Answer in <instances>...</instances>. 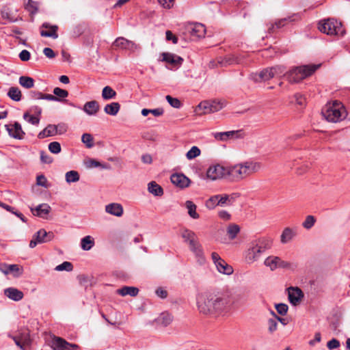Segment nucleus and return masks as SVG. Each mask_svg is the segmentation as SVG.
<instances>
[{
	"instance_id": "23",
	"label": "nucleus",
	"mask_w": 350,
	"mask_h": 350,
	"mask_svg": "<svg viewBox=\"0 0 350 350\" xmlns=\"http://www.w3.org/2000/svg\"><path fill=\"white\" fill-rule=\"evenodd\" d=\"M163 58L162 61L166 62L173 66H180L183 62V59L178 55L169 53H163L161 54Z\"/></svg>"
},
{
	"instance_id": "34",
	"label": "nucleus",
	"mask_w": 350,
	"mask_h": 350,
	"mask_svg": "<svg viewBox=\"0 0 350 350\" xmlns=\"http://www.w3.org/2000/svg\"><path fill=\"white\" fill-rule=\"evenodd\" d=\"M94 245V239L90 236H85L81 240V247L83 250L88 251L90 250Z\"/></svg>"
},
{
	"instance_id": "60",
	"label": "nucleus",
	"mask_w": 350,
	"mask_h": 350,
	"mask_svg": "<svg viewBox=\"0 0 350 350\" xmlns=\"http://www.w3.org/2000/svg\"><path fill=\"white\" fill-rule=\"evenodd\" d=\"M18 56L21 61L27 62L30 59L31 54H30L29 51L24 49L19 53Z\"/></svg>"
},
{
	"instance_id": "46",
	"label": "nucleus",
	"mask_w": 350,
	"mask_h": 350,
	"mask_svg": "<svg viewBox=\"0 0 350 350\" xmlns=\"http://www.w3.org/2000/svg\"><path fill=\"white\" fill-rule=\"evenodd\" d=\"M200 150L197 146H192L191 148L187 152L186 157L189 160H191L200 154Z\"/></svg>"
},
{
	"instance_id": "4",
	"label": "nucleus",
	"mask_w": 350,
	"mask_h": 350,
	"mask_svg": "<svg viewBox=\"0 0 350 350\" xmlns=\"http://www.w3.org/2000/svg\"><path fill=\"white\" fill-rule=\"evenodd\" d=\"M320 65H304L292 68L286 72L284 77L291 83H299L305 78L312 75Z\"/></svg>"
},
{
	"instance_id": "45",
	"label": "nucleus",
	"mask_w": 350,
	"mask_h": 350,
	"mask_svg": "<svg viewBox=\"0 0 350 350\" xmlns=\"http://www.w3.org/2000/svg\"><path fill=\"white\" fill-rule=\"evenodd\" d=\"M219 198V195H215L213 196H211L208 200L206 202V206L208 209H213L216 207V206H219V204H217L218 199Z\"/></svg>"
},
{
	"instance_id": "48",
	"label": "nucleus",
	"mask_w": 350,
	"mask_h": 350,
	"mask_svg": "<svg viewBox=\"0 0 350 350\" xmlns=\"http://www.w3.org/2000/svg\"><path fill=\"white\" fill-rule=\"evenodd\" d=\"M73 269V265L71 262L65 261L62 264L55 267V270L57 271H71Z\"/></svg>"
},
{
	"instance_id": "25",
	"label": "nucleus",
	"mask_w": 350,
	"mask_h": 350,
	"mask_svg": "<svg viewBox=\"0 0 350 350\" xmlns=\"http://www.w3.org/2000/svg\"><path fill=\"white\" fill-rule=\"evenodd\" d=\"M59 125L49 124L44 130L40 131L38 137L39 139H44L47 137L54 136L57 133Z\"/></svg>"
},
{
	"instance_id": "24",
	"label": "nucleus",
	"mask_w": 350,
	"mask_h": 350,
	"mask_svg": "<svg viewBox=\"0 0 350 350\" xmlns=\"http://www.w3.org/2000/svg\"><path fill=\"white\" fill-rule=\"evenodd\" d=\"M191 251L194 254L200 263H203L205 260L204 252L201 244L197 241L193 245H189Z\"/></svg>"
},
{
	"instance_id": "62",
	"label": "nucleus",
	"mask_w": 350,
	"mask_h": 350,
	"mask_svg": "<svg viewBox=\"0 0 350 350\" xmlns=\"http://www.w3.org/2000/svg\"><path fill=\"white\" fill-rule=\"evenodd\" d=\"M230 200V196L225 194L224 196L219 195V198L218 199L217 204H219V206H223L227 202Z\"/></svg>"
},
{
	"instance_id": "6",
	"label": "nucleus",
	"mask_w": 350,
	"mask_h": 350,
	"mask_svg": "<svg viewBox=\"0 0 350 350\" xmlns=\"http://www.w3.org/2000/svg\"><path fill=\"white\" fill-rule=\"evenodd\" d=\"M318 29L328 36H343L345 34L342 23L334 18L321 20L318 23Z\"/></svg>"
},
{
	"instance_id": "40",
	"label": "nucleus",
	"mask_w": 350,
	"mask_h": 350,
	"mask_svg": "<svg viewBox=\"0 0 350 350\" xmlns=\"http://www.w3.org/2000/svg\"><path fill=\"white\" fill-rule=\"evenodd\" d=\"M36 215L39 217H43V215H47L50 211L51 207L47 204H42L38 205L35 209Z\"/></svg>"
},
{
	"instance_id": "35",
	"label": "nucleus",
	"mask_w": 350,
	"mask_h": 350,
	"mask_svg": "<svg viewBox=\"0 0 350 350\" xmlns=\"http://www.w3.org/2000/svg\"><path fill=\"white\" fill-rule=\"evenodd\" d=\"M18 83L22 87L30 89L34 85V79L30 77L21 76L19 77Z\"/></svg>"
},
{
	"instance_id": "11",
	"label": "nucleus",
	"mask_w": 350,
	"mask_h": 350,
	"mask_svg": "<svg viewBox=\"0 0 350 350\" xmlns=\"http://www.w3.org/2000/svg\"><path fill=\"white\" fill-rule=\"evenodd\" d=\"M241 131H230L225 132H215L213 133L212 135L217 141L224 142L228 139H238L242 138Z\"/></svg>"
},
{
	"instance_id": "13",
	"label": "nucleus",
	"mask_w": 350,
	"mask_h": 350,
	"mask_svg": "<svg viewBox=\"0 0 350 350\" xmlns=\"http://www.w3.org/2000/svg\"><path fill=\"white\" fill-rule=\"evenodd\" d=\"M5 128L10 137L17 139L24 138L25 133L23 131L21 125L18 122H16L12 124H6Z\"/></svg>"
},
{
	"instance_id": "27",
	"label": "nucleus",
	"mask_w": 350,
	"mask_h": 350,
	"mask_svg": "<svg viewBox=\"0 0 350 350\" xmlns=\"http://www.w3.org/2000/svg\"><path fill=\"white\" fill-rule=\"evenodd\" d=\"M181 236L185 241L188 243L189 245H193L198 241L196 233L189 229H184L182 231Z\"/></svg>"
},
{
	"instance_id": "56",
	"label": "nucleus",
	"mask_w": 350,
	"mask_h": 350,
	"mask_svg": "<svg viewBox=\"0 0 350 350\" xmlns=\"http://www.w3.org/2000/svg\"><path fill=\"white\" fill-rule=\"evenodd\" d=\"M278 313L280 315H285L288 312V307L286 304H277L275 305Z\"/></svg>"
},
{
	"instance_id": "19",
	"label": "nucleus",
	"mask_w": 350,
	"mask_h": 350,
	"mask_svg": "<svg viewBox=\"0 0 350 350\" xmlns=\"http://www.w3.org/2000/svg\"><path fill=\"white\" fill-rule=\"evenodd\" d=\"M3 293L5 296L14 301H18L24 297V294L21 291L14 287L5 288Z\"/></svg>"
},
{
	"instance_id": "59",
	"label": "nucleus",
	"mask_w": 350,
	"mask_h": 350,
	"mask_svg": "<svg viewBox=\"0 0 350 350\" xmlns=\"http://www.w3.org/2000/svg\"><path fill=\"white\" fill-rule=\"evenodd\" d=\"M329 349H334L340 347V342L336 338H332L327 343Z\"/></svg>"
},
{
	"instance_id": "1",
	"label": "nucleus",
	"mask_w": 350,
	"mask_h": 350,
	"mask_svg": "<svg viewBox=\"0 0 350 350\" xmlns=\"http://www.w3.org/2000/svg\"><path fill=\"white\" fill-rule=\"evenodd\" d=\"M197 306L201 313L219 316L228 312L230 300L225 293L205 292L198 295Z\"/></svg>"
},
{
	"instance_id": "51",
	"label": "nucleus",
	"mask_w": 350,
	"mask_h": 350,
	"mask_svg": "<svg viewBox=\"0 0 350 350\" xmlns=\"http://www.w3.org/2000/svg\"><path fill=\"white\" fill-rule=\"evenodd\" d=\"M53 94L55 96L59 98L60 101L62 99H64L68 96V92L67 90L61 89L59 88H55L53 89Z\"/></svg>"
},
{
	"instance_id": "47",
	"label": "nucleus",
	"mask_w": 350,
	"mask_h": 350,
	"mask_svg": "<svg viewBox=\"0 0 350 350\" xmlns=\"http://www.w3.org/2000/svg\"><path fill=\"white\" fill-rule=\"evenodd\" d=\"M23 118L29 123L38 125L40 122V118L38 116L30 115L29 112H25L23 114Z\"/></svg>"
},
{
	"instance_id": "7",
	"label": "nucleus",
	"mask_w": 350,
	"mask_h": 350,
	"mask_svg": "<svg viewBox=\"0 0 350 350\" xmlns=\"http://www.w3.org/2000/svg\"><path fill=\"white\" fill-rule=\"evenodd\" d=\"M206 176L211 180L225 179L227 180V166L219 164L209 166L206 171Z\"/></svg>"
},
{
	"instance_id": "26",
	"label": "nucleus",
	"mask_w": 350,
	"mask_h": 350,
	"mask_svg": "<svg viewBox=\"0 0 350 350\" xmlns=\"http://www.w3.org/2000/svg\"><path fill=\"white\" fill-rule=\"evenodd\" d=\"M116 293L122 297H125L126 295H130L131 297H135L139 293V289L137 287H134V286H124L121 288L117 289Z\"/></svg>"
},
{
	"instance_id": "2",
	"label": "nucleus",
	"mask_w": 350,
	"mask_h": 350,
	"mask_svg": "<svg viewBox=\"0 0 350 350\" xmlns=\"http://www.w3.org/2000/svg\"><path fill=\"white\" fill-rule=\"evenodd\" d=\"M261 168V164L258 162L247 161L234 165L227 166V181L230 183H239L254 173L258 172Z\"/></svg>"
},
{
	"instance_id": "38",
	"label": "nucleus",
	"mask_w": 350,
	"mask_h": 350,
	"mask_svg": "<svg viewBox=\"0 0 350 350\" xmlns=\"http://www.w3.org/2000/svg\"><path fill=\"white\" fill-rule=\"evenodd\" d=\"M8 96L14 101H19L21 99V92L16 87H12L9 89Z\"/></svg>"
},
{
	"instance_id": "10",
	"label": "nucleus",
	"mask_w": 350,
	"mask_h": 350,
	"mask_svg": "<svg viewBox=\"0 0 350 350\" xmlns=\"http://www.w3.org/2000/svg\"><path fill=\"white\" fill-rule=\"evenodd\" d=\"M0 271L3 273L5 275L12 274L14 277L18 278L23 274V269L18 265L1 263Z\"/></svg>"
},
{
	"instance_id": "22",
	"label": "nucleus",
	"mask_w": 350,
	"mask_h": 350,
	"mask_svg": "<svg viewBox=\"0 0 350 350\" xmlns=\"http://www.w3.org/2000/svg\"><path fill=\"white\" fill-rule=\"evenodd\" d=\"M105 211L112 215L121 217L123 215V207L118 203H111L105 206Z\"/></svg>"
},
{
	"instance_id": "18",
	"label": "nucleus",
	"mask_w": 350,
	"mask_h": 350,
	"mask_svg": "<svg viewBox=\"0 0 350 350\" xmlns=\"http://www.w3.org/2000/svg\"><path fill=\"white\" fill-rule=\"evenodd\" d=\"M188 30L191 36L199 38L204 37L206 34L205 26L202 23H196L191 24L188 27Z\"/></svg>"
},
{
	"instance_id": "63",
	"label": "nucleus",
	"mask_w": 350,
	"mask_h": 350,
	"mask_svg": "<svg viewBox=\"0 0 350 350\" xmlns=\"http://www.w3.org/2000/svg\"><path fill=\"white\" fill-rule=\"evenodd\" d=\"M43 53L44 54V55L46 57H47L48 58H50V59L55 57V52L51 48H49V47L44 49Z\"/></svg>"
},
{
	"instance_id": "54",
	"label": "nucleus",
	"mask_w": 350,
	"mask_h": 350,
	"mask_svg": "<svg viewBox=\"0 0 350 350\" xmlns=\"http://www.w3.org/2000/svg\"><path fill=\"white\" fill-rule=\"evenodd\" d=\"M165 98H166L167 101L168 102V103L172 107L176 108V109H179L181 107V103L178 98H173L170 95L166 96Z\"/></svg>"
},
{
	"instance_id": "61",
	"label": "nucleus",
	"mask_w": 350,
	"mask_h": 350,
	"mask_svg": "<svg viewBox=\"0 0 350 350\" xmlns=\"http://www.w3.org/2000/svg\"><path fill=\"white\" fill-rule=\"evenodd\" d=\"M46 183H47V180L44 175H39L37 176L36 183L38 185H40V186H42L44 187H47Z\"/></svg>"
},
{
	"instance_id": "33",
	"label": "nucleus",
	"mask_w": 350,
	"mask_h": 350,
	"mask_svg": "<svg viewBox=\"0 0 350 350\" xmlns=\"http://www.w3.org/2000/svg\"><path fill=\"white\" fill-rule=\"evenodd\" d=\"M120 109V105L117 102L107 104L104 107V111L110 116H116Z\"/></svg>"
},
{
	"instance_id": "31",
	"label": "nucleus",
	"mask_w": 350,
	"mask_h": 350,
	"mask_svg": "<svg viewBox=\"0 0 350 350\" xmlns=\"http://www.w3.org/2000/svg\"><path fill=\"white\" fill-rule=\"evenodd\" d=\"M296 233L290 228H285L281 234L280 241L282 243L285 244L291 241L295 236Z\"/></svg>"
},
{
	"instance_id": "32",
	"label": "nucleus",
	"mask_w": 350,
	"mask_h": 350,
	"mask_svg": "<svg viewBox=\"0 0 350 350\" xmlns=\"http://www.w3.org/2000/svg\"><path fill=\"white\" fill-rule=\"evenodd\" d=\"M148 190L155 196H161L163 194V188L154 181L148 183Z\"/></svg>"
},
{
	"instance_id": "50",
	"label": "nucleus",
	"mask_w": 350,
	"mask_h": 350,
	"mask_svg": "<svg viewBox=\"0 0 350 350\" xmlns=\"http://www.w3.org/2000/svg\"><path fill=\"white\" fill-rule=\"evenodd\" d=\"M315 222H316V219L314 216L308 215L306 217L305 221L303 222L302 226L304 228L309 230L314 225Z\"/></svg>"
},
{
	"instance_id": "37",
	"label": "nucleus",
	"mask_w": 350,
	"mask_h": 350,
	"mask_svg": "<svg viewBox=\"0 0 350 350\" xmlns=\"http://www.w3.org/2000/svg\"><path fill=\"white\" fill-rule=\"evenodd\" d=\"M185 206L188 210V214L189 215V216L191 217H192L193 219H198L199 218L200 215L196 212V208H197L196 205L192 201H190V200L186 201Z\"/></svg>"
},
{
	"instance_id": "41",
	"label": "nucleus",
	"mask_w": 350,
	"mask_h": 350,
	"mask_svg": "<svg viewBox=\"0 0 350 350\" xmlns=\"http://www.w3.org/2000/svg\"><path fill=\"white\" fill-rule=\"evenodd\" d=\"M288 21H292L293 20L291 19V17L280 19L278 21H276L274 24H271L268 29L270 32H273L274 31L275 27L277 29H280L284 27Z\"/></svg>"
},
{
	"instance_id": "49",
	"label": "nucleus",
	"mask_w": 350,
	"mask_h": 350,
	"mask_svg": "<svg viewBox=\"0 0 350 350\" xmlns=\"http://www.w3.org/2000/svg\"><path fill=\"white\" fill-rule=\"evenodd\" d=\"M93 140V137L90 133H84L81 137L82 142L85 144L86 147L88 148L94 146Z\"/></svg>"
},
{
	"instance_id": "21",
	"label": "nucleus",
	"mask_w": 350,
	"mask_h": 350,
	"mask_svg": "<svg viewBox=\"0 0 350 350\" xmlns=\"http://www.w3.org/2000/svg\"><path fill=\"white\" fill-rule=\"evenodd\" d=\"M273 77L274 75L271 71V68H265L260 71L258 74H254L252 77L255 82L268 81Z\"/></svg>"
},
{
	"instance_id": "64",
	"label": "nucleus",
	"mask_w": 350,
	"mask_h": 350,
	"mask_svg": "<svg viewBox=\"0 0 350 350\" xmlns=\"http://www.w3.org/2000/svg\"><path fill=\"white\" fill-rule=\"evenodd\" d=\"M156 295L162 298V299H164V298H166L167 296V291H165V289H163V288H158L156 291Z\"/></svg>"
},
{
	"instance_id": "52",
	"label": "nucleus",
	"mask_w": 350,
	"mask_h": 350,
	"mask_svg": "<svg viewBox=\"0 0 350 350\" xmlns=\"http://www.w3.org/2000/svg\"><path fill=\"white\" fill-rule=\"evenodd\" d=\"M274 77H280L285 75V67L281 65H278L271 68Z\"/></svg>"
},
{
	"instance_id": "17",
	"label": "nucleus",
	"mask_w": 350,
	"mask_h": 350,
	"mask_svg": "<svg viewBox=\"0 0 350 350\" xmlns=\"http://www.w3.org/2000/svg\"><path fill=\"white\" fill-rule=\"evenodd\" d=\"M113 44L116 47L131 51H133L137 49V44L123 37L116 38Z\"/></svg>"
},
{
	"instance_id": "43",
	"label": "nucleus",
	"mask_w": 350,
	"mask_h": 350,
	"mask_svg": "<svg viewBox=\"0 0 350 350\" xmlns=\"http://www.w3.org/2000/svg\"><path fill=\"white\" fill-rule=\"evenodd\" d=\"M86 166L89 168L93 167H102L103 169H109L110 166L109 164H102L95 159H90L86 162Z\"/></svg>"
},
{
	"instance_id": "44",
	"label": "nucleus",
	"mask_w": 350,
	"mask_h": 350,
	"mask_svg": "<svg viewBox=\"0 0 350 350\" xmlns=\"http://www.w3.org/2000/svg\"><path fill=\"white\" fill-rule=\"evenodd\" d=\"M240 228L237 224H230L227 228V233L231 240L234 239L237 237Z\"/></svg>"
},
{
	"instance_id": "39",
	"label": "nucleus",
	"mask_w": 350,
	"mask_h": 350,
	"mask_svg": "<svg viewBox=\"0 0 350 350\" xmlns=\"http://www.w3.org/2000/svg\"><path fill=\"white\" fill-rule=\"evenodd\" d=\"M116 96V92L110 86H105L102 91V97L104 100H110L114 98Z\"/></svg>"
},
{
	"instance_id": "28",
	"label": "nucleus",
	"mask_w": 350,
	"mask_h": 350,
	"mask_svg": "<svg viewBox=\"0 0 350 350\" xmlns=\"http://www.w3.org/2000/svg\"><path fill=\"white\" fill-rule=\"evenodd\" d=\"M217 271L225 275H231L233 273V268L229 265L224 260H221L215 265Z\"/></svg>"
},
{
	"instance_id": "57",
	"label": "nucleus",
	"mask_w": 350,
	"mask_h": 350,
	"mask_svg": "<svg viewBox=\"0 0 350 350\" xmlns=\"http://www.w3.org/2000/svg\"><path fill=\"white\" fill-rule=\"evenodd\" d=\"M296 267V265L292 262L283 260L280 258L278 268L293 269Z\"/></svg>"
},
{
	"instance_id": "42",
	"label": "nucleus",
	"mask_w": 350,
	"mask_h": 350,
	"mask_svg": "<svg viewBox=\"0 0 350 350\" xmlns=\"http://www.w3.org/2000/svg\"><path fill=\"white\" fill-rule=\"evenodd\" d=\"M66 180L68 183H75L79 180V174L77 171L71 170L66 173Z\"/></svg>"
},
{
	"instance_id": "53",
	"label": "nucleus",
	"mask_w": 350,
	"mask_h": 350,
	"mask_svg": "<svg viewBox=\"0 0 350 350\" xmlns=\"http://www.w3.org/2000/svg\"><path fill=\"white\" fill-rule=\"evenodd\" d=\"M49 150L53 154H58L61 152V145L57 142H53L49 144Z\"/></svg>"
},
{
	"instance_id": "16",
	"label": "nucleus",
	"mask_w": 350,
	"mask_h": 350,
	"mask_svg": "<svg viewBox=\"0 0 350 350\" xmlns=\"http://www.w3.org/2000/svg\"><path fill=\"white\" fill-rule=\"evenodd\" d=\"M41 29H48L49 31L40 30V35L42 37H49L53 39L58 38L57 30L58 26L56 25H51L49 23H43L41 25Z\"/></svg>"
},
{
	"instance_id": "5",
	"label": "nucleus",
	"mask_w": 350,
	"mask_h": 350,
	"mask_svg": "<svg viewBox=\"0 0 350 350\" xmlns=\"http://www.w3.org/2000/svg\"><path fill=\"white\" fill-rule=\"evenodd\" d=\"M322 114L327 121L337 122L345 118L346 111L340 102L334 101L326 105Z\"/></svg>"
},
{
	"instance_id": "3",
	"label": "nucleus",
	"mask_w": 350,
	"mask_h": 350,
	"mask_svg": "<svg viewBox=\"0 0 350 350\" xmlns=\"http://www.w3.org/2000/svg\"><path fill=\"white\" fill-rule=\"evenodd\" d=\"M272 246V239L269 237H260L252 241L245 253V261L252 264L257 261L261 255Z\"/></svg>"
},
{
	"instance_id": "29",
	"label": "nucleus",
	"mask_w": 350,
	"mask_h": 350,
	"mask_svg": "<svg viewBox=\"0 0 350 350\" xmlns=\"http://www.w3.org/2000/svg\"><path fill=\"white\" fill-rule=\"evenodd\" d=\"M280 257L275 256H269L265 258L264 265L270 269L271 271H274L278 268Z\"/></svg>"
},
{
	"instance_id": "55",
	"label": "nucleus",
	"mask_w": 350,
	"mask_h": 350,
	"mask_svg": "<svg viewBox=\"0 0 350 350\" xmlns=\"http://www.w3.org/2000/svg\"><path fill=\"white\" fill-rule=\"evenodd\" d=\"M267 324L269 333L272 334L277 330L278 323L276 319H269L267 321Z\"/></svg>"
},
{
	"instance_id": "36",
	"label": "nucleus",
	"mask_w": 350,
	"mask_h": 350,
	"mask_svg": "<svg viewBox=\"0 0 350 350\" xmlns=\"http://www.w3.org/2000/svg\"><path fill=\"white\" fill-rule=\"evenodd\" d=\"M172 320L173 317L171 314L167 312H163L158 317L157 322L159 324L166 327L172 323Z\"/></svg>"
},
{
	"instance_id": "20",
	"label": "nucleus",
	"mask_w": 350,
	"mask_h": 350,
	"mask_svg": "<svg viewBox=\"0 0 350 350\" xmlns=\"http://www.w3.org/2000/svg\"><path fill=\"white\" fill-rule=\"evenodd\" d=\"M100 109V106L96 100L86 102L83 107V111L88 116H96Z\"/></svg>"
},
{
	"instance_id": "58",
	"label": "nucleus",
	"mask_w": 350,
	"mask_h": 350,
	"mask_svg": "<svg viewBox=\"0 0 350 350\" xmlns=\"http://www.w3.org/2000/svg\"><path fill=\"white\" fill-rule=\"evenodd\" d=\"M40 160L43 163H51L53 161V159L51 156L46 154L44 151H40Z\"/></svg>"
},
{
	"instance_id": "12",
	"label": "nucleus",
	"mask_w": 350,
	"mask_h": 350,
	"mask_svg": "<svg viewBox=\"0 0 350 350\" xmlns=\"http://www.w3.org/2000/svg\"><path fill=\"white\" fill-rule=\"evenodd\" d=\"M288 291V298L289 302L293 305H298L304 297V293L298 287H289Z\"/></svg>"
},
{
	"instance_id": "9",
	"label": "nucleus",
	"mask_w": 350,
	"mask_h": 350,
	"mask_svg": "<svg viewBox=\"0 0 350 350\" xmlns=\"http://www.w3.org/2000/svg\"><path fill=\"white\" fill-rule=\"evenodd\" d=\"M224 107V103L219 101H203L198 105V108L202 110L203 113H214L221 110Z\"/></svg>"
},
{
	"instance_id": "14",
	"label": "nucleus",
	"mask_w": 350,
	"mask_h": 350,
	"mask_svg": "<svg viewBox=\"0 0 350 350\" xmlns=\"http://www.w3.org/2000/svg\"><path fill=\"white\" fill-rule=\"evenodd\" d=\"M170 180L172 184L180 189L188 187L191 183L189 178L183 174H173Z\"/></svg>"
},
{
	"instance_id": "30",
	"label": "nucleus",
	"mask_w": 350,
	"mask_h": 350,
	"mask_svg": "<svg viewBox=\"0 0 350 350\" xmlns=\"http://www.w3.org/2000/svg\"><path fill=\"white\" fill-rule=\"evenodd\" d=\"M217 63L221 66H227L232 65L234 64H239V60L235 56L230 55V56H226V57H219L217 59Z\"/></svg>"
},
{
	"instance_id": "8",
	"label": "nucleus",
	"mask_w": 350,
	"mask_h": 350,
	"mask_svg": "<svg viewBox=\"0 0 350 350\" xmlns=\"http://www.w3.org/2000/svg\"><path fill=\"white\" fill-rule=\"evenodd\" d=\"M53 235L52 233H48L45 230L40 229L33 236L29 243V247L33 248L38 244L46 243L52 239Z\"/></svg>"
},
{
	"instance_id": "15",
	"label": "nucleus",
	"mask_w": 350,
	"mask_h": 350,
	"mask_svg": "<svg viewBox=\"0 0 350 350\" xmlns=\"http://www.w3.org/2000/svg\"><path fill=\"white\" fill-rule=\"evenodd\" d=\"M53 347L54 350H75L79 348L75 344H70L63 338L57 337L53 340Z\"/></svg>"
}]
</instances>
